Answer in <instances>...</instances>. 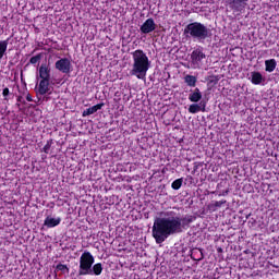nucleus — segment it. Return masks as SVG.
I'll return each instance as SVG.
<instances>
[{
    "instance_id": "f8f14e48",
    "label": "nucleus",
    "mask_w": 279,
    "mask_h": 279,
    "mask_svg": "<svg viewBox=\"0 0 279 279\" xmlns=\"http://www.w3.org/2000/svg\"><path fill=\"white\" fill-rule=\"evenodd\" d=\"M102 272H104V265H101V263H97L89 268L87 276H101Z\"/></svg>"
},
{
    "instance_id": "7ed1b4c3",
    "label": "nucleus",
    "mask_w": 279,
    "mask_h": 279,
    "mask_svg": "<svg viewBox=\"0 0 279 279\" xmlns=\"http://www.w3.org/2000/svg\"><path fill=\"white\" fill-rule=\"evenodd\" d=\"M183 34L186 38H193V40H198V43H204L207 38L213 37L210 28L201 22H192L187 24Z\"/></svg>"
},
{
    "instance_id": "4be33fe9",
    "label": "nucleus",
    "mask_w": 279,
    "mask_h": 279,
    "mask_svg": "<svg viewBox=\"0 0 279 279\" xmlns=\"http://www.w3.org/2000/svg\"><path fill=\"white\" fill-rule=\"evenodd\" d=\"M43 60V53H38L29 59V64H38Z\"/></svg>"
},
{
    "instance_id": "5701e85b",
    "label": "nucleus",
    "mask_w": 279,
    "mask_h": 279,
    "mask_svg": "<svg viewBox=\"0 0 279 279\" xmlns=\"http://www.w3.org/2000/svg\"><path fill=\"white\" fill-rule=\"evenodd\" d=\"M52 145H53V140H48L46 145L43 147L41 151L49 154V149H51Z\"/></svg>"
},
{
    "instance_id": "f257e3e1",
    "label": "nucleus",
    "mask_w": 279,
    "mask_h": 279,
    "mask_svg": "<svg viewBox=\"0 0 279 279\" xmlns=\"http://www.w3.org/2000/svg\"><path fill=\"white\" fill-rule=\"evenodd\" d=\"M173 211H167L165 217H157L153 225V238L157 244L165 243L169 236L180 234L182 230L191 228V223L197 219L193 215H185L184 217H171Z\"/></svg>"
},
{
    "instance_id": "9d476101",
    "label": "nucleus",
    "mask_w": 279,
    "mask_h": 279,
    "mask_svg": "<svg viewBox=\"0 0 279 279\" xmlns=\"http://www.w3.org/2000/svg\"><path fill=\"white\" fill-rule=\"evenodd\" d=\"M190 114H197V112H206V101L202 100L199 105L192 104L189 107Z\"/></svg>"
},
{
    "instance_id": "dca6fc26",
    "label": "nucleus",
    "mask_w": 279,
    "mask_h": 279,
    "mask_svg": "<svg viewBox=\"0 0 279 279\" xmlns=\"http://www.w3.org/2000/svg\"><path fill=\"white\" fill-rule=\"evenodd\" d=\"M276 66H278L276 59H268L265 61V71L267 73H274V71H276Z\"/></svg>"
},
{
    "instance_id": "1a4fd4ad",
    "label": "nucleus",
    "mask_w": 279,
    "mask_h": 279,
    "mask_svg": "<svg viewBox=\"0 0 279 279\" xmlns=\"http://www.w3.org/2000/svg\"><path fill=\"white\" fill-rule=\"evenodd\" d=\"M39 77L41 81H51V69L47 64L39 66Z\"/></svg>"
},
{
    "instance_id": "aec40b11",
    "label": "nucleus",
    "mask_w": 279,
    "mask_h": 279,
    "mask_svg": "<svg viewBox=\"0 0 279 279\" xmlns=\"http://www.w3.org/2000/svg\"><path fill=\"white\" fill-rule=\"evenodd\" d=\"M8 40H10V38L0 40V60H3V56H5V52L8 51Z\"/></svg>"
},
{
    "instance_id": "39448f33",
    "label": "nucleus",
    "mask_w": 279,
    "mask_h": 279,
    "mask_svg": "<svg viewBox=\"0 0 279 279\" xmlns=\"http://www.w3.org/2000/svg\"><path fill=\"white\" fill-rule=\"evenodd\" d=\"M250 0H226V5H229L233 13L242 14Z\"/></svg>"
},
{
    "instance_id": "20e7f679",
    "label": "nucleus",
    "mask_w": 279,
    "mask_h": 279,
    "mask_svg": "<svg viewBox=\"0 0 279 279\" xmlns=\"http://www.w3.org/2000/svg\"><path fill=\"white\" fill-rule=\"evenodd\" d=\"M93 265H95V256L85 251L80 257L78 276H88Z\"/></svg>"
},
{
    "instance_id": "2eb2a0df",
    "label": "nucleus",
    "mask_w": 279,
    "mask_h": 279,
    "mask_svg": "<svg viewBox=\"0 0 279 279\" xmlns=\"http://www.w3.org/2000/svg\"><path fill=\"white\" fill-rule=\"evenodd\" d=\"M102 108H104V102L97 104L84 110L82 113V117H90V114H95V112H97L98 110H101Z\"/></svg>"
},
{
    "instance_id": "f3484780",
    "label": "nucleus",
    "mask_w": 279,
    "mask_h": 279,
    "mask_svg": "<svg viewBox=\"0 0 279 279\" xmlns=\"http://www.w3.org/2000/svg\"><path fill=\"white\" fill-rule=\"evenodd\" d=\"M226 199L222 201H216L214 203H210L209 205H207V209L209 210V213H217L218 208H221V206H223V204H226Z\"/></svg>"
},
{
    "instance_id": "a878e982",
    "label": "nucleus",
    "mask_w": 279,
    "mask_h": 279,
    "mask_svg": "<svg viewBox=\"0 0 279 279\" xmlns=\"http://www.w3.org/2000/svg\"><path fill=\"white\" fill-rule=\"evenodd\" d=\"M230 193L229 190L223 191L222 193L218 194L219 197H226Z\"/></svg>"
},
{
    "instance_id": "6ab92c4d",
    "label": "nucleus",
    "mask_w": 279,
    "mask_h": 279,
    "mask_svg": "<svg viewBox=\"0 0 279 279\" xmlns=\"http://www.w3.org/2000/svg\"><path fill=\"white\" fill-rule=\"evenodd\" d=\"M184 82L190 86V88H195V86H197V76L187 74L184 76Z\"/></svg>"
},
{
    "instance_id": "bb28decb",
    "label": "nucleus",
    "mask_w": 279,
    "mask_h": 279,
    "mask_svg": "<svg viewBox=\"0 0 279 279\" xmlns=\"http://www.w3.org/2000/svg\"><path fill=\"white\" fill-rule=\"evenodd\" d=\"M217 84V82H219V77L218 76H213V80L210 81V83L213 84Z\"/></svg>"
},
{
    "instance_id": "393cba45",
    "label": "nucleus",
    "mask_w": 279,
    "mask_h": 279,
    "mask_svg": "<svg viewBox=\"0 0 279 279\" xmlns=\"http://www.w3.org/2000/svg\"><path fill=\"white\" fill-rule=\"evenodd\" d=\"M11 93H10V88L8 87H4L3 90H2V96L4 97V101H10V97Z\"/></svg>"
},
{
    "instance_id": "a211bd4d",
    "label": "nucleus",
    "mask_w": 279,
    "mask_h": 279,
    "mask_svg": "<svg viewBox=\"0 0 279 279\" xmlns=\"http://www.w3.org/2000/svg\"><path fill=\"white\" fill-rule=\"evenodd\" d=\"M251 82L255 86H258L259 84H263V74H260V72H252Z\"/></svg>"
},
{
    "instance_id": "9b49d317",
    "label": "nucleus",
    "mask_w": 279,
    "mask_h": 279,
    "mask_svg": "<svg viewBox=\"0 0 279 279\" xmlns=\"http://www.w3.org/2000/svg\"><path fill=\"white\" fill-rule=\"evenodd\" d=\"M49 82L50 81H39L37 95H51V92H49Z\"/></svg>"
},
{
    "instance_id": "412c9836",
    "label": "nucleus",
    "mask_w": 279,
    "mask_h": 279,
    "mask_svg": "<svg viewBox=\"0 0 279 279\" xmlns=\"http://www.w3.org/2000/svg\"><path fill=\"white\" fill-rule=\"evenodd\" d=\"M182 179H177L172 182L171 187L173 189V191H180V189H182Z\"/></svg>"
},
{
    "instance_id": "cd10ccee",
    "label": "nucleus",
    "mask_w": 279,
    "mask_h": 279,
    "mask_svg": "<svg viewBox=\"0 0 279 279\" xmlns=\"http://www.w3.org/2000/svg\"><path fill=\"white\" fill-rule=\"evenodd\" d=\"M26 101H34V99L32 98V95H31V94H27V95H26Z\"/></svg>"
},
{
    "instance_id": "423d86ee",
    "label": "nucleus",
    "mask_w": 279,
    "mask_h": 279,
    "mask_svg": "<svg viewBox=\"0 0 279 279\" xmlns=\"http://www.w3.org/2000/svg\"><path fill=\"white\" fill-rule=\"evenodd\" d=\"M54 68L57 71H60V73H64L65 75H69V73L73 71V64H71V60H69V58H61L56 61Z\"/></svg>"
},
{
    "instance_id": "f03ea898",
    "label": "nucleus",
    "mask_w": 279,
    "mask_h": 279,
    "mask_svg": "<svg viewBox=\"0 0 279 279\" xmlns=\"http://www.w3.org/2000/svg\"><path fill=\"white\" fill-rule=\"evenodd\" d=\"M131 56L133 59L131 75H134L137 80H145L149 71V57L142 49L133 51Z\"/></svg>"
},
{
    "instance_id": "b1692460",
    "label": "nucleus",
    "mask_w": 279,
    "mask_h": 279,
    "mask_svg": "<svg viewBox=\"0 0 279 279\" xmlns=\"http://www.w3.org/2000/svg\"><path fill=\"white\" fill-rule=\"evenodd\" d=\"M57 271H63V274H69V266L64 264H58L56 267Z\"/></svg>"
},
{
    "instance_id": "ddd939ff",
    "label": "nucleus",
    "mask_w": 279,
    "mask_h": 279,
    "mask_svg": "<svg viewBox=\"0 0 279 279\" xmlns=\"http://www.w3.org/2000/svg\"><path fill=\"white\" fill-rule=\"evenodd\" d=\"M189 100L192 101V104H197L198 101H202V90H199L198 87H196L194 90H191L189 95Z\"/></svg>"
},
{
    "instance_id": "6e6552de",
    "label": "nucleus",
    "mask_w": 279,
    "mask_h": 279,
    "mask_svg": "<svg viewBox=\"0 0 279 279\" xmlns=\"http://www.w3.org/2000/svg\"><path fill=\"white\" fill-rule=\"evenodd\" d=\"M155 31H156V22L151 17L147 19L140 27V32L142 34H151V32H155Z\"/></svg>"
},
{
    "instance_id": "0eeeda50",
    "label": "nucleus",
    "mask_w": 279,
    "mask_h": 279,
    "mask_svg": "<svg viewBox=\"0 0 279 279\" xmlns=\"http://www.w3.org/2000/svg\"><path fill=\"white\" fill-rule=\"evenodd\" d=\"M202 60H206V53H204V48H196L191 53L192 64L199 66L202 64Z\"/></svg>"
},
{
    "instance_id": "4468645a",
    "label": "nucleus",
    "mask_w": 279,
    "mask_h": 279,
    "mask_svg": "<svg viewBox=\"0 0 279 279\" xmlns=\"http://www.w3.org/2000/svg\"><path fill=\"white\" fill-rule=\"evenodd\" d=\"M61 222V218H51L48 216L44 221V226H46V228H56L57 226H60Z\"/></svg>"
},
{
    "instance_id": "c85d7f7f",
    "label": "nucleus",
    "mask_w": 279,
    "mask_h": 279,
    "mask_svg": "<svg viewBox=\"0 0 279 279\" xmlns=\"http://www.w3.org/2000/svg\"><path fill=\"white\" fill-rule=\"evenodd\" d=\"M21 101H23V96L17 97V102H21Z\"/></svg>"
}]
</instances>
